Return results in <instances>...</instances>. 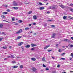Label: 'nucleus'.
<instances>
[{"label": "nucleus", "mask_w": 73, "mask_h": 73, "mask_svg": "<svg viewBox=\"0 0 73 73\" xmlns=\"http://www.w3.org/2000/svg\"><path fill=\"white\" fill-rule=\"evenodd\" d=\"M29 47H30V45H29L25 46V47L27 48H29Z\"/></svg>", "instance_id": "obj_14"}, {"label": "nucleus", "mask_w": 73, "mask_h": 73, "mask_svg": "<svg viewBox=\"0 0 73 73\" xmlns=\"http://www.w3.org/2000/svg\"><path fill=\"white\" fill-rule=\"evenodd\" d=\"M37 4H38V5H44L43 4H42V3L41 2H39V3H36Z\"/></svg>", "instance_id": "obj_2"}, {"label": "nucleus", "mask_w": 73, "mask_h": 73, "mask_svg": "<svg viewBox=\"0 0 73 73\" xmlns=\"http://www.w3.org/2000/svg\"><path fill=\"white\" fill-rule=\"evenodd\" d=\"M47 13H48V14L50 13V12L49 11H47Z\"/></svg>", "instance_id": "obj_52"}, {"label": "nucleus", "mask_w": 73, "mask_h": 73, "mask_svg": "<svg viewBox=\"0 0 73 73\" xmlns=\"http://www.w3.org/2000/svg\"><path fill=\"white\" fill-rule=\"evenodd\" d=\"M52 21H53V20L52 19L51 20H47V21H48V22H52Z\"/></svg>", "instance_id": "obj_19"}, {"label": "nucleus", "mask_w": 73, "mask_h": 73, "mask_svg": "<svg viewBox=\"0 0 73 73\" xmlns=\"http://www.w3.org/2000/svg\"><path fill=\"white\" fill-rule=\"evenodd\" d=\"M20 69H22V68H23V65H21V66H20Z\"/></svg>", "instance_id": "obj_28"}, {"label": "nucleus", "mask_w": 73, "mask_h": 73, "mask_svg": "<svg viewBox=\"0 0 73 73\" xmlns=\"http://www.w3.org/2000/svg\"><path fill=\"white\" fill-rule=\"evenodd\" d=\"M65 54V53H62L61 54V55H62V56H63V55H64V54Z\"/></svg>", "instance_id": "obj_46"}, {"label": "nucleus", "mask_w": 73, "mask_h": 73, "mask_svg": "<svg viewBox=\"0 0 73 73\" xmlns=\"http://www.w3.org/2000/svg\"><path fill=\"white\" fill-rule=\"evenodd\" d=\"M43 67H46V66H45V65H44V64H43Z\"/></svg>", "instance_id": "obj_43"}, {"label": "nucleus", "mask_w": 73, "mask_h": 73, "mask_svg": "<svg viewBox=\"0 0 73 73\" xmlns=\"http://www.w3.org/2000/svg\"><path fill=\"white\" fill-rule=\"evenodd\" d=\"M33 32L31 31V33H33Z\"/></svg>", "instance_id": "obj_54"}, {"label": "nucleus", "mask_w": 73, "mask_h": 73, "mask_svg": "<svg viewBox=\"0 0 73 73\" xmlns=\"http://www.w3.org/2000/svg\"><path fill=\"white\" fill-rule=\"evenodd\" d=\"M23 22V21L22 20H19V21L18 22V23H21Z\"/></svg>", "instance_id": "obj_27"}, {"label": "nucleus", "mask_w": 73, "mask_h": 73, "mask_svg": "<svg viewBox=\"0 0 73 73\" xmlns=\"http://www.w3.org/2000/svg\"><path fill=\"white\" fill-rule=\"evenodd\" d=\"M71 39H72V40H73V37H71Z\"/></svg>", "instance_id": "obj_59"}, {"label": "nucleus", "mask_w": 73, "mask_h": 73, "mask_svg": "<svg viewBox=\"0 0 73 73\" xmlns=\"http://www.w3.org/2000/svg\"><path fill=\"white\" fill-rule=\"evenodd\" d=\"M13 68H18V66H13Z\"/></svg>", "instance_id": "obj_20"}, {"label": "nucleus", "mask_w": 73, "mask_h": 73, "mask_svg": "<svg viewBox=\"0 0 73 73\" xmlns=\"http://www.w3.org/2000/svg\"><path fill=\"white\" fill-rule=\"evenodd\" d=\"M69 6H71V7H72V6H73V4H72V3H71V4H70Z\"/></svg>", "instance_id": "obj_36"}, {"label": "nucleus", "mask_w": 73, "mask_h": 73, "mask_svg": "<svg viewBox=\"0 0 73 73\" xmlns=\"http://www.w3.org/2000/svg\"><path fill=\"white\" fill-rule=\"evenodd\" d=\"M60 7L61 8H64L65 7L64 6H63V5H60Z\"/></svg>", "instance_id": "obj_35"}, {"label": "nucleus", "mask_w": 73, "mask_h": 73, "mask_svg": "<svg viewBox=\"0 0 73 73\" xmlns=\"http://www.w3.org/2000/svg\"><path fill=\"white\" fill-rule=\"evenodd\" d=\"M1 17L3 19H4L5 18V16H4L3 15L1 16Z\"/></svg>", "instance_id": "obj_23"}, {"label": "nucleus", "mask_w": 73, "mask_h": 73, "mask_svg": "<svg viewBox=\"0 0 73 73\" xmlns=\"http://www.w3.org/2000/svg\"><path fill=\"white\" fill-rule=\"evenodd\" d=\"M21 36H19L18 37H17V38H16L15 40H19L20 38H21Z\"/></svg>", "instance_id": "obj_8"}, {"label": "nucleus", "mask_w": 73, "mask_h": 73, "mask_svg": "<svg viewBox=\"0 0 73 73\" xmlns=\"http://www.w3.org/2000/svg\"><path fill=\"white\" fill-rule=\"evenodd\" d=\"M31 45L32 47H33L34 46H36V44H34L33 43L31 44Z\"/></svg>", "instance_id": "obj_5"}, {"label": "nucleus", "mask_w": 73, "mask_h": 73, "mask_svg": "<svg viewBox=\"0 0 73 73\" xmlns=\"http://www.w3.org/2000/svg\"><path fill=\"white\" fill-rule=\"evenodd\" d=\"M32 11H29V14H31L32 13Z\"/></svg>", "instance_id": "obj_37"}, {"label": "nucleus", "mask_w": 73, "mask_h": 73, "mask_svg": "<svg viewBox=\"0 0 73 73\" xmlns=\"http://www.w3.org/2000/svg\"><path fill=\"white\" fill-rule=\"evenodd\" d=\"M19 33H20V32L18 31H17L16 33V34H18V35H19Z\"/></svg>", "instance_id": "obj_29"}, {"label": "nucleus", "mask_w": 73, "mask_h": 73, "mask_svg": "<svg viewBox=\"0 0 73 73\" xmlns=\"http://www.w3.org/2000/svg\"><path fill=\"white\" fill-rule=\"evenodd\" d=\"M34 48H32L31 49V50H34Z\"/></svg>", "instance_id": "obj_48"}, {"label": "nucleus", "mask_w": 73, "mask_h": 73, "mask_svg": "<svg viewBox=\"0 0 73 73\" xmlns=\"http://www.w3.org/2000/svg\"><path fill=\"white\" fill-rule=\"evenodd\" d=\"M42 60L43 61H45V58H42Z\"/></svg>", "instance_id": "obj_24"}, {"label": "nucleus", "mask_w": 73, "mask_h": 73, "mask_svg": "<svg viewBox=\"0 0 73 73\" xmlns=\"http://www.w3.org/2000/svg\"><path fill=\"white\" fill-rule=\"evenodd\" d=\"M62 51V50H61L60 49H59L58 50V52H61V51Z\"/></svg>", "instance_id": "obj_30"}, {"label": "nucleus", "mask_w": 73, "mask_h": 73, "mask_svg": "<svg viewBox=\"0 0 73 73\" xmlns=\"http://www.w3.org/2000/svg\"><path fill=\"white\" fill-rule=\"evenodd\" d=\"M22 50L23 51L24 50V47H22Z\"/></svg>", "instance_id": "obj_44"}, {"label": "nucleus", "mask_w": 73, "mask_h": 73, "mask_svg": "<svg viewBox=\"0 0 73 73\" xmlns=\"http://www.w3.org/2000/svg\"><path fill=\"white\" fill-rule=\"evenodd\" d=\"M3 27V24H0V28H2Z\"/></svg>", "instance_id": "obj_12"}, {"label": "nucleus", "mask_w": 73, "mask_h": 73, "mask_svg": "<svg viewBox=\"0 0 73 73\" xmlns=\"http://www.w3.org/2000/svg\"><path fill=\"white\" fill-rule=\"evenodd\" d=\"M33 18L34 20H36L37 19V17L36 15H34L33 17Z\"/></svg>", "instance_id": "obj_10"}, {"label": "nucleus", "mask_w": 73, "mask_h": 73, "mask_svg": "<svg viewBox=\"0 0 73 73\" xmlns=\"http://www.w3.org/2000/svg\"><path fill=\"white\" fill-rule=\"evenodd\" d=\"M45 8H44V7H40V8H39V9H40V10H42L43 9H44Z\"/></svg>", "instance_id": "obj_7"}, {"label": "nucleus", "mask_w": 73, "mask_h": 73, "mask_svg": "<svg viewBox=\"0 0 73 73\" xmlns=\"http://www.w3.org/2000/svg\"><path fill=\"white\" fill-rule=\"evenodd\" d=\"M50 51H52V50H48V52H50Z\"/></svg>", "instance_id": "obj_53"}, {"label": "nucleus", "mask_w": 73, "mask_h": 73, "mask_svg": "<svg viewBox=\"0 0 73 73\" xmlns=\"http://www.w3.org/2000/svg\"><path fill=\"white\" fill-rule=\"evenodd\" d=\"M66 17H67L66 16H64L63 17V19H64V20H65L66 19Z\"/></svg>", "instance_id": "obj_17"}, {"label": "nucleus", "mask_w": 73, "mask_h": 73, "mask_svg": "<svg viewBox=\"0 0 73 73\" xmlns=\"http://www.w3.org/2000/svg\"><path fill=\"white\" fill-rule=\"evenodd\" d=\"M31 25H32V24H29V27H31Z\"/></svg>", "instance_id": "obj_55"}, {"label": "nucleus", "mask_w": 73, "mask_h": 73, "mask_svg": "<svg viewBox=\"0 0 73 73\" xmlns=\"http://www.w3.org/2000/svg\"><path fill=\"white\" fill-rule=\"evenodd\" d=\"M7 58H11V56H8L7 57Z\"/></svg>", "instance_id": "obj_62"}, {"label": "nucleus", "mask_w": 73, "mask_h": 73, "mask_svg": "<svg viewBox=\"0 0 73 73\" xmlns=\"http://www.w3.org/2000/svg\"><path fill=\"white\" fill-rule=\"evenodd\" d=\"M11 58H15V56H14V55H11Z\"/></svg>", "instance_id": "obj_25"}, {"label": "nucleus", "mask_w": 73, "mask_h": 73, "mask_svg": "<svg viewBox=\"0 0 73 73\" xmlns=\"http://www.w3.org/2000/svg\"><path fill=\"white\" fill-rule=\"evenodd\" d=\"M68 17L69 19H70V20H71V19H73V17H71V16H68Z\"/></svg>", "instance_id": "obj_16"}, {"label": "nucleus", "mask_w": 73, "mask_h": 73, "mask_svg": "<svg viewBox=\"0 0 73 73\" xmlns=\"http://www.w3.org/2000/svg\"><path fill=\"white\" fill-rule=\"evenodd\" d=\"M55 36H56V34L55 33L52 34V38H54V37H55Z\"/></svg>", "instance_id": "obj_4"}, {"label": "nucleus", "mask_w": 73, "mask_h": 73, "mask_svg": "<svg viewBox=\"0 0 73 73\" xmlns=\"http://www.w3.org/2000/svg\"><path fill=\"white\" fill-rule=\"evenodd\" d=\"M72 60V58H70V60Z\"/></svg>", "instance_id": "obj_61"}, {"label": "nucleus", "mask_w": 73, "mask_h": 73, "mask_svg": "<svg viewBox=\"0 0 73 73\" xmlns=\"http://www.w3.org/2000/svg\"><path fill=\"white\" fill-rule=\"evenodd\" d=\"M60 65L58 64V65L57 67H60Z\"/></svg>", "instance_id": "obj_57"}, {"label": "nucleus", "mask_w": 73, "mask_h": 73, "mask_svg": "<svg viewBox=\"0 0 73 73\" xmlns=\"http://www.w3.org/2000/svg\"><path fill=\"white\" fill-rule=\"evenodd\" d=\"M13 8L14 9H18V7H13Z\"/></svg>", "instance_id": "obj_21"}, {"label": "nucleus", "mask_w": 73, "mask_h": 73, "mask_svg": "<svg viewBox=\"0 0 73 73\" xmlns=\"http://www.w3.org/2000/svg\"><path fill=\"white\" fill-rule=\"evenodd\" d=\"M48 9H52V6H50L48 7Z\"/></svg>", "instance_id": "obj_22"}, {"label": "nucleus", "mask_w": 73, "mask_h": 73, "mask_svg": "<svg viewBox=\"0 0 73 73\" xmlns=\"http://www.w3.org/2000/svg\"><path fill=\"white\" fill-rule=\"evenodd\" d=\"M71 56H73V53H71Z\"/></svg>", "instance_id": "obj_60"}, {"label": "nucleus", "mask_w": 73, "mask_h": 73, "mask_svg": "<svg viewBox=\"0 0 73 73\" xmlns=\"http://www.w3.org/2000/svg\"><path fill=\"white\" fill-rule=\"evenodd\" d=\"M5 7H7V5H5Z\"/></svg>", "instance_id": "obj_63"}, {"label": "nucleus", "mask_w": 73, "mask_h": 73, "mask_svg": "<svg viewBox=\"0 0 73 73\" xmlns=\"http://www.w3.org/2000/svg\"><path fill=\"white\" fill-rule=\"evenodd\" d=\"M31 60H32V61H36V58H31Z\"/></svg>", "instance_id": "obj_9"}, {"label": "nucleus", "mask_w": 73, "mask_h": 73, "mask_svg": "<svg viewBox=\"0 0 73 73\" xmlns=\"http://www.w3.org/2000/svg\"><path fill=\"white\" fill-rule=\"evenodd\" d=\"M7 12H10V11H11V10L9 9H7Z\"/></svg>", "instance_id": "obj_42"}, {"label": "nucleus", "mask_w": 73, "mask_h": 73, "mask_svg": "<svg viewBox=\"0 0 73 73\" xmlns=\"http://www.w3.org/2000/svg\"><path fill=\"white\" fill-rule=\"evenodd\" d=\"M51 27H52V28H53L55 27V26H54V25H51Z\"/></svg>", "instance_id": "obj_39"}, {"label": "nucleus", "mask_w": 73, "mask_h": 73, "mask_svg": "<svg viewBox=\"0 0 73 73\" xmlns=\"http://www.w3.org/2000/svg\"><path fill=\"white\" fill-rule=\"evenodd\" d=\"M34 35H36V33H34Z\"/></svg>", "instance_id": "obj_58"}, {"label": "nucleus", "mask_w": 73, "mask_h": 73, "mask_svg": "<svg viewBox=\"0 0 73 73\" xmlns=\"http://www.w3.org/2000/svg\"><path fill=\"white\" fill-rule=\"evenodd\" d=\"M47 25V23H45V24H44V26H45V27H46Z\"/></svg>", "instance_id": "obj_49"}, {"label": "nucleus", "mask_w": 73, "mask_h": 73, "mask_svg": "<svg viewBox=\"0 0 73 73\" xmlns=\"http://www.w3.org/2000/svg\"><path fill=\"white\" fill-rule=\"evenodd\" d=\"M46 70H49V68H46Z\"/></svg>", "instance_id": "obj_50"}, {"label": "nucleus", "mask_w": 73, "mask_h": 73, "mask_svg": "<svg viewBox=\"0 0 73 73\" xmlns=\"http://www.w3.org/2000/svg\"><path fill=\"white\" fill-rule=\"evenodd\" d=\"M2 48H3V49H7V47H6L3 46L2 47Z\"/></svg>", "instance_id": "obj_31"}, {"label": "nucleus", "mask_w": 73, "mask_h": 73, "mask_svg": "<svg viewBox=\"0 0 73 73\" xmlns=\"http://www.w3.org/2000/svg\"><path fill=\"white\" fill-rule=\"evenodd\" d=\"M13 5L15 7H16L17 6H18V5H19L17 3H14Z\"/></svg>", "instance_id": "obj_3"}, {"label": "nucleus", "mask_w": 73, "mask_h": 73, "mask_svg": "<svg viewBox=\"0 0 73 73\" xmlns=\"http://www.w3.org/2000/svg\"><path fill=\"white\" fill-rule=\"evenodd\" d=\"M58 44H56V46H58Z\"/></svg>", "instance_id": "obj_56"}, {"label": "nucleus", "mask_w": 73, "mask_h": 73, "mask_svg": "<svg viewBox=\"0 0 73 73\" xmlns=\"http://www.w3.org/2000/svg\"><path fill=\"white\" fill-rule=\"evenodd\" d=\"M12 63H13V64H15L16 63V62L15 60L12 61Z\"/></svg>", "instance_id": "obj_26"}, {"label": "nucleus", "mask_w": 73, "mask_h": 73, "mask_svg": "<svg viewBox=\"0 0 73 73\" xmlns=\"http://www.w3.org/2000/svg\"><path fill=\"white\" fill-rule=\"evenodd\" d=\"M3 15H7V14H8V12H4L2 13Z\"/></svg>", "instance_id": "obj_15"}, {"label": "nucleus", "mask_w": 73, "mask_h": 73, "mask_svg": "<svg viewBox=\"0 0 73 73\" xmlns=\"http://www.w3.org/2000/svg\"><path fill=\"white\" fill-rule=\"evenodd\" d=\"M53 73H56V71H54V72H53Z\"/></svg>", "instance_id": "obj_64"}, {"label": "nucleus", "mask_w": 73, "mask_h": 73, "mask_svg": "<svg viewBox=\"0 0 73 73\" xmlns=\"http://www.w3.org/2000/svg\"><path fill=\"white\" fill-rule=\"evenodd\" d=\"M7 60H8V58H5L4 59V60L5 61H6Z\"/></svg>", "instance_id": "obj_41"}, {"label": "nucleus", "mask_w": 73, "mask_h": 73, "mask_svg": "<svg viewBox=\"0 0 73 73\" xmlns=\"http://www.w3.org/2000/svg\"><path fill=\"white\" fill-rule=\"evenodd\" d=\"M15 17H13L12 18V21H15Z\"/></svg>", "instance_id": "obj_33"}, {"label": "nucleus", "mask_w": 73, "mask_h": 73, "mask_svg": "<svg viewBox=\"0 0 73 73\" xmlns=\"http://www.w3.org/2000/svg\"><path fill=\"white\" fill-rule=\"evenodd\" d=\"M18 45L19 46H21V43H19L18 44Z\"/></svg>", "instance_id": "obj_40"}, {"label": "nucleus", "mask_w": 73, "mask_h": 73, "mask_svg": "<svg viewBox=\"0 0 73 73\" xmlns=\"http://www.w3.org/2000/svg\"><path fill=\"white\" fill-rule=\"evenodd\" d=\"M19 33H21L23 32V30L22 29H21L19 30Z\"/></svg>", "instance_id": "obj_18"}, {"label": "nucleus", "mask_w": 73, "mask_h": 73, "mask_svg": "<svg viewBox=\"0 0 73 73\" xmlns=\"http://www.w3.org/2000/svg\"><path fill=\"white\" fill-rule=\"evenodd\" d=\"M57 8V6L55 5L52 6V9H56Z\"/></svg>", "instance_id": "obj_1"}, {"label": "nucleus", "mask_w": 73, "mask_h": 73, "mask_svg": "<svg viewBox=\"0 0 73 73\" xmlns=\"http://www.w3.org/2000/svg\"><path fill=\"white\" fill-rule=\"evenodd\" d=\"M68 39H64V41H68Z\"/></svg>", "instance_id": "obj_34"}, {"label": "nucleus", "mask_w": 73, "mask_h": 73, "mask_svg": "<svg viewBox=\"0 0 73 73\" xmlns=\"http://www.w3.org/2000/svg\"><path fill=\"white\" fill-rule=\"evenodd\" d=\"M61 59H62V60H64L65 59V58H61Z\"/></svg>", "instance_id": "obj_47"}, {"label": "nucleus", "mask_w": 73, "mask_h": 73, "mask_svg": "<svg viewBox=\"0 0 73 73\" xmlns=\"http://www.w3.org/2000/svg\"><path fill=\"white\" fill-rule=\"evenodd\" d=\"M30 28L29 27H25V31H28V30H29Z\"/></svg>", "instance_id": "obj_11"}, {"label": "nucleus", "mask_w": 73, "mask_h": 73, "mask_svg": "<svg viewBox=\"0 0 73 73\" xmlns=\"http://www.w3.org/2000/svg\"><path fill=\"white\" fill-rule=\"evenodd\" d=\"M20 43L21 44V45H22V44H24V42H21Z\"/></svg>", "instance_id": "obj_51"}, {"label": "nucleus", "mask_w": 73, "mask_h": 73, "mask_svg": "<svg viewBox=\"0 0 73 73\" xmlns=\"http://www.w3.org/2000/svg\"><path fill=\"white\" fill-rule=\"evenodd\" d=\"M70 11H71L72 12H73V9L72 8H70Z\"/></svg>", "instance_id": "obj_32"}, {"label": "nucleus", "mask_w": 73, "mask_h": 73, "mask_svg": "<svg viewBox=\"0 0 73 73\" xmlns=\"http://www.w3.org/2000/svg\"><path fill=\"white\" fill-rule=\"evenodd\" d=\"M49 46H50V45H49L46 46L44 48V49H47V48H48V47H49Z\"/></svg>", "instance_id": "obj_13"}, {"label": "nucleus", "mask_w": 73, "mask_h": 73, "mask_svg": "<svg viewBox=\"0 0 73 73\" xmlns=\"http://www.w3.org/2000/svg\"><path fill=\"white\" fill-rule=\"evenodd\" d=\"M70 47H71V48H73V45H70Z\"/></svg>", "instance_id": "obj_45"}, {"label": "nucleus", "mask_w": 73, "mask_h": 73, "mask_svg": "<svg viewBox=\"0 0 73 73\" xmlns=\"http://www.w3.org/2000/svg\"><path fill=\"white\" fill-rule=\"evenodd\" d=\"M32 70L34 71V72H35L36 70V69L35 68L33 67L32 68Z\"/></svg>", "instance_id": "obj_6"}, {"label": "nucleus", "mask_w": 73, "mask_h": 73, "mask_svg": "<svg viewBox=\"0 0 73 73\" xmlns=\"http://www.w3.org/2000/svg\"><path fill=\"white\" fill-rule=\"evenodd\" d=\"M2 35H5V33L4 32H2Z\"/></svg>", "instance_id": "obj_38"}]
</instances>
